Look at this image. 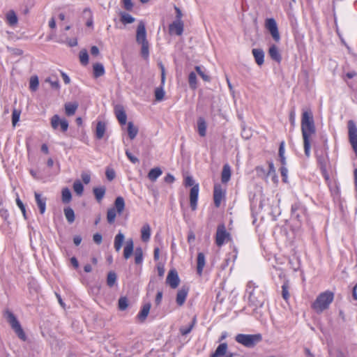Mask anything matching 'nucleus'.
<instances>
[{"label": "nucleus", "mask_w": 357, "mask_h": 357, "mask_svg": "<svg viewBox=\"0 0 357 357\" xmlns=\"http://www.w3.org/2000/svg\"><path fill=\"white\" fill-rule=\"evenodd\" d=\"M198 195L199 184H195L192 187L190 192V205L192 211L197 209Z\"/></svg>", "instance_id": "9d476101"}, {"label": "nucleus", "mask_w": 357, "mask_h": 357, "mask_svg": "<svg viewBox=\"0 0 357 357\" xmlns=\"http://www.w3.org/2000/svg\"><path fill=\"white\" fill-rule=\"evenodd\" d=\"M136 41L139 44L144 43L148 42L146 39V31L145 25L143 22H140L138 24L136 35Z\"/></svg>", "instance_id": "ddd939ff"}, {"label": "nucleus", "mask_w": 357, "mask_h": 357, "mask_svg": "<svg viewBox=\"0 0 357 357\" xmlns=\"http://www.w3.org/2000/svg\"><path fill=\"white\" fill-rule=\"evenodd\" d=\"M106 177L109 181H112L116 177L115 171L112 168L107 167L105 172Z\"/></svg>", "instance_id": "bf43d9fd"}, {"label": "nucleus", "mask_w": 357, "mask_h": 357, "mask_svg": "<svg viewBox=\"0 0 357 357\" xmlns=\"http://www.w3.org/2000/svg\"><path fill=\"white\" fill-rule=\"evenodd\" d=\"M205 263V255L202 252H199L197 259V272L199 275H202Z\"/></svg>", "instance_id": "a211bd4d"}, {"label": "nucleus", "mask_w": 357, "mask_h": 357, "mask_svg": "<svg viewBox=\"0 0 357 357\" xmlns=\"http://www.w3.org/2000/svg\"><path fill=\"white\" fill-rule=\"evenodd\" d=\"M333 292L331 291H324L318 295L315 301L312 304V308L317 314H320L329 308V306L333 301Z\"/></svg>", "instance_id": "f03ea898"}, {"label": "nucleus", "mask_w": 357, "mask_h": 357, "mask_svg": "<svg viewBox=\"0 0 357 357\" xmlns=\"http://www.w3.org/2000/svg\"><path fill=\"white\" fill-rule=\"evenodd\" d=\"M93 77L95 78L103 76L105 73L104 66L101 63H96L93 66Z\"/></svg>", "instance_id": "5701e85b"}, {"label": "nucleus", "mask_w": 357, "mask_h": 357, "mask_svg": "<svg viewBox=\"0 0 357 357\" xmlns=\"http://www.w3.org/2000/svg\"><path fill=\"white\" fill-rule=\"evenodd\" d=\"M116 278H117L116 274L114 271L109 272L107 274V284L109 287H113L114 285V284L116 283Z\"/></svg>", "instance_id": "a19ab883"}, {"label": "nucleus", "mask_w": 357, "mask_h": 357, "mask_svg": "<svg viewBox=\"0 0 357 357\" xmlns=\"http://www.w3.org/2000/svg\"><path fill=\"white\" fill-rule=\"evenodd\" d=\"M162 174V172L160 167H155L149 171L148 178L150 181L153 182L155 181Z\"/></svg>", "instance_id": "c756f323"}, {"label": "nucleus", "mask_w": 357, "mask_h": 357, "mask_svg": "<svg viewBox=\"0 0 357 357\" xmlns=\"http://www.w3.org/2000/svg\"><path fill=\"white\" fill-rule=\"evenodd\" d=\"M35 198L36 204L39 208L40 213L43 214L46 209V199L41 197V195L35 192Z\"/></svg>", "instance_id": "b1692460"}, {"label": "nucleus", "mask_w": 357, "mask_h": 357, "mask_svg": "<svg viewBox=\"0 0 357 357\" xmlns=\"http://www.w3.org/2000/svg\"><path fill=\"white\" fill-rule=\"evenodd\" d=\"M229 234L227 231L224 225H219L215 234V243L218 247H221L226 241L229 239Z\"/></svg>", "instance_id": "423d86ee"}, {"label": "nucleus", "mask_w": 357, "mask_h": 357, "mask_svg": "<svg viewBox=\"0 0 357 357\" xmlns=\"http://www.w3.org/2000/svg\"><path fill=\"white\" fill-rule=\"evenodd\" d=\"M151 237V227L148 223L144 224L141 229L142 241L148 242Z\"/></svg>", "instance_id": "412c9836"}, {"label": "nucleus", "mask_w": 357, "mask_h": 357, "mask_svg": "<svg viewBox=\"0 0 357 357\" xmlns=\"http://www.w3.org/2000/svg\"><path fill=\"white\" fill-rule=\"evenodd\" d=\"M121 21L123 24H131L135 22V18L128 13H121Z\"/></svg>", "instance_id": "a18cd8bd"}, {"label": "nucleus", "mask_w": 357, "mask_h": 357, "mask_svg": "<svg viewBox=\"0 0 357 357\" xmlns=\"http://www.w3.org/2000/svg\"><path fill=\"white\" fill-rule=\"evenodd\" d=\"M16 203H17V205L19 206V208H20L22 214H23V216L25 219H26V208H25V206L24 205V204L22 203V202L19 199V198H17L16 199Z\"/></svg>", "instance_id": "052dcab7"}, {"label": "nucleus", "mask_w": 357, "mask_h": 357, "mask_svg": "<svg viewBox=\"0 0 357 357\" xmlns=\"http://www.w3.org/2000/svg\"><path fill=\"white\" fill-rule=\"evenodd\" d=\"M81 177H82V181L85 184L89 183V182L91 181V176L89 174L86 173V172H82L81 174Z\"/></svg>", "instance_id": "69168bd1"}, {"label": "nucleus", "mask_w": 357, "mask_h": 357, "mask_svg": "<svg viewBox=\"0 0 357 357\" xmlns=\"http://www.w3.org/2000/svg\"><path fill=\"white\" fill-rule=\"evenodd\" d=\"M189 288L187 287H182L177 292L176 295V303L179 306H182L187 298L188 294Z\"/></svg>", "instance_id": "2eb2a0df"}, {"label": "nucleus", "mask_w": 357, "mask_h": 357, "mask_svg": "<svg viewBox=\"0 0 357 357\" xmlns=\"http://www.w3.org/2000/svg\"><path fill=\"white\" fill-rule=\"evenodd\" d=\"M196 323V317H194L193 319H192V324L188 326V327H181L180 328V333L183 335H188V333H190L191 332V331L192 330L195 324Z\"/></svg>", "instance_id": "09e8293b"}, {"label": "nucleus", "mask_w": 357, "mask_h": 357, "mask_svg": "<svg viewBox=\"0 0 357 357\" xmlns=\"http://www.w3.org/2000/svg\"><path fill=\"white\" fill-rule=\"evenodd\" d=\"M188 83H189L190 87L192 89H197V75H196L195 73L191 72L189 74V76H188Z\"/></svg>", "instance_id": "37998d69"}, {"label": "nucleus", "mask_w": 357, "mask_h": 357, "mask_svg": "<svg viewBox=\"0 0 357 357\" xmlns=\"http://www.w3.org/2000/svg\"><path fill=\"white\" fill-rule=\"evenodd\" d=\"M291 216L300 222L301 220V216L300 213H303L305 212V208L303 207L301 203L297 202L291 206Z\"/></svg>", "instance_id": "4468645a"}, {"label": "nucleus", "mask_w": 357, "mask_h": 357, "mask_svg": "<svg viewBox=\"0 0 357 357\" xmlns=\"http://www.w3.org/2000/svg\"><path fill=\"white\" fill-rule=\"evenodd\" d=\"M125 239L124 234L121 232H119L115 238H114V247L116 252H119L122 245Z\"/></svg>", "instance_id": "cd10ccee"}, {"label": "nucleus", "mask_w": 357, "mask_h": 357, "mask_svg": "<svg viewBox=\"0 0 357 357\" xmlns=\"http://www.w3.org/2000/svg\"><path fill=\"white\" fill-rule=\"evenodd\" d=\"M164 96H165V91L163 90L162 86L158 87L155 89V100L157 101H161L163 99Z\"/></svg>", "instance_id": "864d4df0"}, {"label": "nucleus", "mask_w": 357, "mask_h": 357, "mask_svg": "<svg viewBox=\"0 0 357 357\" xmlns=\"http://www.w3.org/2000/svg\"><path fill=\"white\" fill-rule=\"evenodd\" d=\"M126 155L132 163L135 164L139 162L138 158L134 156L128 150L126 151Z\"/></svg>", "instance_id": "0e129e2a"}, {"label": "nucleus", "mask_w": 357, "mask_h": 357, "mask_svg": "<svg viewBox=\"0 0 357 357\" xmlns=\"http://www.w3.org/2000/svg\"><path fill=\"white\" fill-rule=\"evenodd\" d=\"M119 309L120 310H125L128 306V301L126 297H121L118 302Z\"/></svg>", "instance_id": "6e6d98bb"}, {"label": "nucleus", "mask_w": 357, "mask_h": 357, "mask_svg": "<svg viewBox=\"0 0 357 357\" xmlns=\"http://www.w3.org/2000/svg\"><path fill=\"white\" fill-rule=\"evenodd\" d=\"M45 82L50 83L52 89L56 90H59L60 89V84L57 77H55L54 79H52L51 77H47L45 79Z\"/></svg>", "instance_id": "8fccbe9b"}, {"label": "nucleus", "mask_w": 357, "mask_h": 357, "mask_svg": "<svg viewBox=\"0 0 357 357\" xmlns=\"http://www.w3.org/2000/svg\"><path fill=\"white\" fill-rule=\"evenodd\" d=\"M268 54L273 60H274L278 63H280L281 61V59H282L281 54L279 52L278 48L277 47V46L275 45H272L269 47Z\"/></svg>", "instance_id": "aec40b11"}, {"label": "nucleus", "mask_w": 357, "mask_h": 357, "mask_svg": "<svg viewBox=\"0 0 357 357\" xmlns=\"http://www.w3.org/2000/svg\"><path fill=\"white\" fill-rule=\"evenodd\" d=\"M128 134L130 139H133L136 137L138 133V128L136 127L132 122L130 121L128 123Z\"/></svg>", "instance_id": "72a5a7b5"}, {"label": "nucleus", "mask_w": 357, "mask_h": 357, "mask_svg": "<svg viewBox=\"0 0 357 357\" xmlns=\"http://www.w3.org/2000/svg\"><path fill=\"white\" fill-rule=\"evenodd\" d=\"M151 307V303H146L143 305L142 310H140L139 313L137 315V317L140 320V321H144L146 319L149 313Z\"/></svg>", "instance_id": "c85d7f7f"}, {"label": "nucleus", "mask_w": 357, "mask_h": 357, "mask_svg": "<svg viewBox=\"0 0 357 357\" xmlns=\"http://www.w3.org/2000/svg\"><path fill=\"white\" fill-rule=\"evenodd\" d=\"M255 62L258 66H261L264 62V52L261 49H253L252 50Z\"/></svg>", "instance_id": "f3484780"}, {"label": "nucleus", "mask_w": 357, "mask_h": 357, "mask_svg": "<svg viewBox=\"0 0 357 357\" xmlns=\"http://www.w3.org/2000/svg\"><path fill=\"white\" fill-rule=\"evenodd\" d=\"M123 7L126 10H132L133 8V3L131 0H122Z\"/></svg>", "instance_id": "e2e57ef3"}, {"label": "nucleus", "mask_w": 357, "mask_h": 357, "mask_svg": "<svg viewBox=\"0 0 357 357\" xmlns=\"http://www.w3.org/2000/svg\"><path fill=\"white\" fill-rule=\"evenodd\" d=\"M195 70L198 73V75L202 78V79L205 82H210L211 77L209 75L205 73L204 70H202V67L197 66H195Z\"/></svg>", "instance_id": "de8ad7c7"}, {"label": "nucleus", "mask_w": 357, "mask_h": 357, "mask_svg": "<svg viewBox=\"0 0 357 357\" xmlns=\"http://www.w3.org/2000/svg\"><path fill=\"white\" fill-rule=\"evenodd\" d=\"M143 261V250L140 247L136 248L135 250V262L136 264H141Z\"/></svg>", "instance_id": "4c0bfd02"}, {"label": "nucleus", "mask_w": 357, "mask_h": 357, "mask_svg": "<svg viewBox=\"0 0 357 357\" xmlns=\"http://www.w3.org/2000/svg\"><path fill=\"white\" fill-rule=\"evenodd\" d=\"M78 107L77 103L68 102L65 104V112L67 116H73L75 114Z\"/></svg>", "instance_id": "7c9ffc66"}, {"label": "nucleus", "mask_w": 357, "mask_h": 357, "mask_svg": "<svg viewBox=\"0 0 357 357\" xmlns=\"http://www.w3.org/2000/svg\"><path fill=\"white\" fill-rule=\"evenodd\" d=\"M72 199V195L70 190L68 188L62 190V202L65 204H68Z\"/></svg>", "instance_id": "79ce46f5"}, {"label": "nucleus", "mask_w": 357, "mask_h": 357, "mask_svg": "<svg viewBox=\"0 0 357 357\" xmlns=\"http://www.w3.org/2000/svg\"><path fill=\"white\" fill-rule=\"evenodd\" d=\"M280 171L281 176L282 177V181L284 183H287V174H288V170H287V167L282 166L280 169Z\"/></svg>", "instance_id": "680f3d73"}, {"label": "nucleus", "mask_w": 357, "mask_h": 357, "mask_svg": "<svg viewBox=\"0 0 357 357\" xmlns=\"http://www.w3.org/2000/svg\"><path fill=\"white\" fill-rule=\"evenodd\" d=\"M179 278L176 270H170L167 276L166 282L172 288L176 289L179 284Z\"/></svg>", "instance_id": "9b49d317"}, {"label": "nucleus", "mask_w": 357, "mask_h": 357, "mask_svg": "<svg viewBox=\"0 0 357 357\" xmlns=\"http://www.w3.org/2000/svg\"><path fill=\"white\" fill-rule=\"evenodd\" d=\"M133 249H134L133 241H132V239L130 238L126 241V245L123 249V257L126 259H128L131 257V255L133 252Z\"/></svg>", "instance_id": "6ab92c4d"}, {"label": "nucleus", "mask_w": 357, "mask_h": 357, "mask_svg": "<svg viewBox=\"0 0 357 357\" xmlns=\"http://www.w3.org/2000/svg\"><path fill=\"white\" fill-rule=\"evenodd\" d=\"M289 289V280H286L282 286V296L286 301H287L290 297Z\"/></svg>", "instance_id": "e433bc0d"}, {"label": "nucleus", "mask_w": 357, "mask_h": 357, "mask_svg": "<svg viewBox=\"0 0 357 357\" xmlns=\"http://www.w3.org/2000/svg\"><path fill=\"white\" fill-rule=\"evenodd\" d=\"M348 132L349 142L357 157V127L352 120L348 121Z\"/></svg>", "instance_id": "39448f33"}, {"label": "nucleus", "mask_w": 357, "mask_h": 357, "mask_svg": "<svg viewBox=\"0 0 357 357\" xmlns=\"http://www.w3.org/2000/svg\"><path fill=\"white\" fill-rule=\"evenodd\" d=\"M183 22L182 20H175L169 24V31L170 34L181 36L183 32Z\"/></svg>", "instance_id": "f8f14e48"}, {"label": "nucleus", "mask_w": 357, "mask_h": 357, "mask_svg": "<svg viewBox=\"0 0 357 357\" xmlns=\"http://www.w3.org/2000/svg\"><path fill=\"white\" fill-rule=\"evenodd\" d=\"M60 125L61 130L66 132L68 128V122L66 119H60L59 115L55 114L51 119V126L54 129H56Z\"/></svg>", "instance_id": "1a4fd4ad"}, {"label": "nucleus", "mask_w": 357, "mask_h": 357, "mask_svg": "<svg viewBox=\"0 0 357 357\" xmlns=\"http://www.w3.org/2000/svg\"><path fill=\"white\" fill-rule=\"evenodd\" d=\"M6 20L9 25L10 26H15L17 24L18 19L17 17L16 13L14 10H10L6 14Z\"/></svg>", "instance_id": "f704fd0d"}, {"label": "nucleus", "mask_w": 357, "mask_h": 357, "mask_svg": "<svg viewBox=\"0 0 357 357\" xmlns=\"http://www.w3.org/2000/svg\"><path fill=\"white\" fill-rule=\"evenodd\" d=\"M106 130V125L103 121H98L96 128V136L98 139L103 137Z\"/></svg>", "instance_id": "393cba45"}, {"label": "nucleus", "mask_w": 357, "mask_h": 357, "mask_svg": "<svg viewBox=\"0 0 357 357\" xmlns=\"http://www.w3.org/2000/svg\"><path fill=\"white\" fill-rule=\"evenodd\" d=\"M84 14L87 15L89 17V19L86 23L87 26H91L93 25V19H92V13L89 8H85L84 10Z\"/></svg>", "instance_id": "13d9d810"}, {"label": "nucleus", "mask_w": 357, "mask_h": 357, "mask_svg": "<svg viewBox=\"0 0 357 357\" xmlns=\"http://www.w3.org/2000/svg\"><path fill=\"white\" fill-rule=\"evenodd\" d=\"M301 132L305 155L308 158L310 155L311 137L316 132L313 115L310 109L305 110L302 114Z\"/></svg>", "instance_id": "f257e3e1"}, {"label": "nucleus", "mask_w": 357, "mask_h": 357, "mask_svg": "<svg viewBox=\"0 0 357 357\" xmlns=\"http://www.w3.org/2000/svg\"><path fill=\"white\" fill-rule=\"evenodd\" d=\"M231 178V168L228 164H225L223 166L222 174H221V181L223 183H227Z\"/></svg>", "instance_id": "4be33fe9"}, {"label": "nucleus", "mask_w": 357, "mask_h": 357, "mask_svg": "<svg viewBox=\"0 0 357 357\" xmlns=\"http://www.w3.org/2000/svg\"><path fill=\"white\" fill-rule=\"evenodd\" d=\"M106 188L104 186L94 188L93 190L95 197L98 202H100L105 196Z\"/></svg>", "instance_id": "473e14b6"}, {"label": "nucleus", "mask_w": 357, "mask_h": 357, "mask_svg": "<svg viewBox=\"0 0 357 357\" xmlns=\"http://www.w3.org/2000/svg\"><path fill=\"white\" fill-rule=\"evenodd\" d=\"M227 350V344L222 343L218 345L216 350L211 354V357H221L226 354Z\"/></svg>", "instance_id": "bb28decb"}, {"label": "nucleus", "mask_w": 357, "mask_h": 357, "mask_svg": "<svg viewBox=\"0 0 357 357\" xmlns=\"http://www.w3.org/2000/svg\"><path fill=\"white\" fill-rule=\"evenodd\" d=\"M4 317L6 318L7 321L10 324L12 329L15 331L17 337L24 341L26 340V335L15 314L9 310H6L4 312Z\"/></svg>", "instance_id": "20e7f679"}, {"label": "nucleus", "mask_w": 357, "mask_h": 357, "mask_svg": "<svg viewBox=\"0 0 357 357\" xmlns=\"http://www.w3.org/2000/svg\"><path fill=\"white\" fill-rule=\"evenodd\" d=\"M225 197V190L220 184H215L213 190L214 204L218 208Z\"/></svg>", "instance_id": "6e6552de"}, {"label": "nucleus", "mask_w": 357, "mask_h": 357, "mask_svg": "<svg viewBox=\"0 0 357 357\" xmlns=\"http://www.w3.org/2000/svg\"><path fill=\"white\" fill-rule=\"evenodd\" d=\"M197 130L201 137L206 135V123L204 118L199 117L197 120Z\"/></svg>", "instance_id": "a878e982"}, {"label": "nucleus", "mask_w": 357, "mask_h": 357, "mask_svg": "<svg viewBox=\"0 0 357 357\" xmlns=\"http://www.w3.org/2000/svg\"><path fill=\"white\" fill-rule=\"evenodd\" d=\"M184 184L185 186H193L194 185V180L192 177L191 176H187L185 178Z\"/></svg>", "instance_id": "774afa93"}, {"label": "nucleus", "mask_w": 357, "mask_h": 357, "mask_svg": "<svg viewBox=\"0 0 357 357\" xmlns=\"http://www.w3.org/2000/svg\"><path fill=\"white\" fill-rule=\"evenodd\" d=\"M142 45L141 48V55L144 59H148L149 56V42H145L144 43L140 44Z\"/></svg>", "instance_id": "c03bdc74"}, {"label": "nucleus", "mask_w": 357, "mask_h": 357, "mask_svg": "<svg viewBox=\"0 0 357 357\" xmlns=\"http://www.w3.org/2000/svg\"><path fill=\"white\" fill-rule=\"evenodd\" d=\"M93 240L96 244H100L102 240V235L98 233L95 234L93 236Z\"/></svg>", "instance_id": "338daca9"}, {"label": "nucleus", "mask_w": 357, "mask_h": 357, "mask_svg": "<svg viewBox=\"0 0 357 357\" xmlns=\"http://www.w3.org/2000/svg\"><path fill=\"white\" fill-rule=\"evenodd\" d=\"M249 301L250 303H252L255 305H261L263 304V302L258 301L255 297L254 290H252L249 293Z\"/></svg>", "instance_id": "4d7b16f0"}, {"label": "nucleus", "mask_w": 357, "mask_h": 357, "mask_svg": "<svg viewBox=\"0 0 357 357\" xmlns=\"http://www.w3.org/2000/svg\"><path fill=\"white\" fill-rule=\"evenodd\" d=\"M21 114V111L14 109L12 113V123L13 126H15L17 123L20 120V116Z\"/></svg>", "instance_id": "5fc2aeb1"}, {"label": "nucleus", "mask_w": 357, "mask_h": 357, "mask_svg": "<svg viewBox=\"0 0 357 357\" xmlns=\"http://www.w3.org/2000/svg\"><path fill=\"white\" fill-rule=\"evenodd\" d=\"M266 28L269 31L273 40L275 42H279L280 40V36L278 31V25L275 20L273 18H268L266 20Z\"/></svg>", "instance_id": "0eeeda50"}, {"label": "nucleus", "mask_w": 357, "mask_h": 357, "mask_svg": "<svg viewBox=\"0 0 357 357\" xmlns=\"http://www.w3.org/2000/svg\"><path fill=\"white\" fill-rule=\"evenodd\" d=\"M116 212L117 211L114 208H111L107 210V220L109 224H112L114 222L116 216Z\"/></svg>", "instance_id": "ea45409f"}, {"label": "nucleus", "mask_w": 357, "mask_h": 357, "mask_svg": "<svg viewBox=\"0 0 357 357\" xmlns=\"http://www.w3.org/2000/svg\"><path fill=\"white\" fill-rule=\"evenodd\" d=\"M235 340L248 348H253L255 345L262 340V336L260 333L257 334H238L235 337Z\"/></svg>", "instance_id": "7ed1b4c3"}, {"label": "nucleus", "mask_w": 357, "mask_h": 357, "mask_svg": "<svg viewBox=\"0 0 357 357\" xmlns=\"http://www.w3.org/2000/svg\"><path fill=\"white\" fill-rule=\"evenodd\" d=\"M79 61L81 63L86 66L89 63V54L86 50H82L79 52Z\"/></svg>", "instance_id": "49530a36"}, {"label": "nucleus", "mask_w": 357, "mask_h": 357, "mask_svg": "<svg viewBox=\"0 0 357 357\" xmlns=\"http://www.w3.org/2000/svg\"><path fill=\"white\" fill-rule=\"evenodd\" d=\"M65 217L68 223L71 224L75 221V215L74 211L70 207H66L63 210Z\"/></svg>", "instance_id": "c9c22d12"}, {"label": "nucleus", "mask_w": 357, "mask_h": 357, "mask_svg": "<svg viewBox=\"0 0 357 357\" xmlns=\"http://www.w3.org/2000/svg\"><path fill=\"white\" fill-rule=\"evenodd\" d=\"M115 114L116 117L118 119L119 123L121 125H124L126 123L127 116L123 107L121 105H117L115 107Z\"/></svg>", "instance_id": "dca6fc26"}, {"label": "nucleus", "mask_w": 357, "mask_h": 357, "mask_svg": "<svg viewBox=\"0 0 357 357\" xmlns=\"http://www.w3.org/2000/svg\"><path fill=\"white\" fill-rule=\"evenodd\" d=\"M73 190L78 195H81L83 193L84 187L79 181L74 182Z\"/></svg>", "instance_id": "603ef678"}, {"label": "nucleus", "mask_w": 357, "mask_h": 357, "mask_svg": "<svg viewBox=\"0 0 357 357\" xmlns=\"http://www.w3.org/2000/svg\"><path fill=\"white\" fill-rule=\"evenodd\" d=\"M39 81L38 77H31L30 79L29 88L31 91H35L38 89Z\"/></svg>", "instance_id": "3c124183"}, {"label": "nucleus", "mask_w": 357, "mask_h": 357, "mask_svg": "<svg viewBox=\"0 0 357 357\" xmlns=\"http://www.w3.org/2000/svg\"><path fill=\"white\" fill-rule=\"evenodd\" d=\"M279 158H280V161L281 162L282 166L285 167L286 158L284 157V142H282L280 144Z\"/></svg>", "instance_id": "58836bf2"}, {"label": "nucleus", "mask_w": 357, "mask_h": 357, "mask_svg": "<svg viewBox=\"0 0 357 357\" xmlns=\"http://www.w3.org/2000/svg\"><path fill=\"white\" fill-rule=\"evenodd\" d=\"M115 209L119 214H121L125 208V202L122 197H118L114 202Z\"/></svg>", "instance_id": "2f4dec72"}]
</instances>
